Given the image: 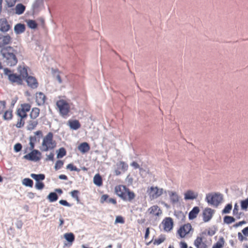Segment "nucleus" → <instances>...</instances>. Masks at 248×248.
Returning <instances> with one entry per match:
<instances>
[{"mask_svg":"<svg viewBox=\"0 0 248 248\" xmlns=\"http://www.w3.org/2000/svg\"><path fill=\"white\" fill-rule=\"evenodd\" d=\"M159 227L165 232H168L170 231V217H167L164 219L160 224Z\"/></svg>","mask_w":248,"mask_h":248,"instance_id":"15","label":"nucleus"},{"mask_svg":"<svg viewBox=\"0 0 248 248\" xmlns=\"http://www.w3.org/2000/svg\"><path fill=\"white\" fill-rule=\"evenodd\" d=\"M78 149L82 153H85L88 152L90 149V147L89 144L86 142L81 143L78 146Z\"/></svg>","mask_w":248,"mask_h":248,"instance_id":"25","label":"nucleus"},{"mask_svg":"<svg viewBox=\"0 0 248 248\" xmlns=\"http://www.w3.org/2000/svg\"><path fill=\"white\" fill-rule=\"evenodd\" d=\"M194 245L197 248H207V245L203 242V238L198 237L194 241Z\"/></svg>","mask_w":248,"mask_h":248,"instance_id":"21","label":"nucleus"},{"mask_svg":"<svg viewBox=\"0 0 248 248\" xmlns=\"http://www.w3.org/2000/svg\"><path fill=\"white\" fill-rule=\"evenodd\" d=\"M14 30L16 34H20L25 30V26L24 24L18 23L15 25Z\"/></svg>","mask_w":248,"mask_h":248,"instance_id":"30","label":"nucleus"},{"mask_svg":"<svg viewBox=\"0 0 248 248\" xmlns=\"http://www.w3.org/2000/svg\"><path fill=\"white\" fill-rule=\"evenodd\" d=\"M198 196V192L191 189L186 190L184 193L185 201H193L196 200Z\"/></svg>","mask_w":248,"mask_h":248,"instance_id":"11","label":"nucleus"},{"mask_svg":"<svg viewBox=\"0 0 248 248\" xmlns=\"http://www.w3.org/2000/svg\"><path fill=\"white\" fill-rule=\"evenodd\" d=\"M38 124L37 120H31L29 121L27 125V129L28 130L31 131L34 129Z\"/></svg>","mask_w":248,"mask_h":248,"instance_id":"28","label":"nucleus"},{"mask_svg":"<svg viewBox=\"0 0 248 248\" xmlns=\"http://www.w3.org/2000/svg\"><path fill=\"white\" fill-rule=\"evenodd\" d=\"M31 176L35 180L36 182H39L40 180H43L45 178V176L43 174H36L32 173L31 174Z\"/></svg>","mask_w":248,"mask_h":248,"instance_id":"37","label":"nucleus"},{"mask_svg":"<svg viewBox=\"0 0 248 248\" xmlns=\"http://www.w3.org/2000/svg\"><path fill=\"white\" fill-rule=\"evenodd\" d=\"M22 147V146L21 144L17 143L14 145V149L16 152H18L21 150Z\"/></svg>","mask_w":248,"mask_h":248,"instance_id":"51","label":"nucleus"},{"mask_svg":"<svg viewBox=\"0 0 248 248\" xmlns=\"http://www.w3.org/2000/svg\"><path fill=\"white\" fill-rule=\"evenodd\" d=\"M54 154L52 153H51L49 154V155L47 156V158H46V160H54Z\"/></svg>","mask_w":248,"mask_h":248,"instance_id":"58","label":"nucleus"},{"mask_svg":"<svg viewBox=\"0 0 248 248\" xmlns=\"http://www.w3.org/2000/svg\"><path fill=\"white\" fill-rule=\"evenodd\" d=\"M59 203L64 206H70V204L65 200H61L59 201Z\"/></svg>","mask_w":248,"mask_h":248,"instance_id":"56","label":"nucleus"},{"mask_svg":"<svg viewBox=\"0 0 248 248\" xmlns=\"http://www.w3.org/2000/svg\"><path fill=\"white\" fill-rule=\"evenodd\" d=\"M66 154V151L65 149L64 148L62 147L59 149L57 157L58 158H62V157L65 156Z\"/></svg>","mask_w":248,"mask_h":248,"instance_id":"42","label":"nucleus"},{"mask_svg":"<svg viewBox=\"0 0 248 248\" xmlns=\"http://www.w3.org/2000/svg\"><path fill=\"white\" fill-rule=\"evenodd\" d=\"M37 141V138L35 136H31L30 137V142H29V147L26 148L24 150V153H27L28 152H30L31 151H32L34 150L35 147V143Z\"/></svg>","mask_w":248,"mask_h":248,"instance_id":"20","label":"nucleus"},{"mask_svg":"<svg viewBox=\"0 0 248 248\" xmlns=\"http://www.w3.org/2000/svg\"><path fill=\"white\" fill-rule=\"evenodd\" d=\"M12 110L11 109H8L4 111L3 118L5 120H10L13 118V113Z\"/></svg>","mask_w":248,"mask_h":248,"instance_id":"35","label":"nucleus"},{"mask_svg":"<svg viewBox=\"0 0 248 248\" xmlns=\"http://www.w3.org/2000/svg\"><path fill=\"white\" fill-rule=\"evenodd\" d=\"M10 29L11 26L6 18L0 19V31H1L7 32Z\"/></svg>","mask_w":248,"mask_h":248,"instance_id":"16","label":"nucleus"},{"mask_svg":"<svg viewBox=\"0 0 248 248\" xmlns=\"http://www.w3.org/2000/svg\"><path fill=\"white\" fill-rule=\"evenodd\" d=\"M116 194L124 201L131 202L135 197V194L124 185H118L115 186Z\"/></svg>","mask_w":248,"mask_h":248,"instance_id":"1","label":"nucleus"},{"mask_svg":"<svg viewBox=\"0 0 248 248\" xmlns=\"http://www.w3.org/2000/svg\"><path fill=\"white\" fill-rule=\"evenodd\" d=\"M192 230V226L189 223H187L181 226L177 231V233L181 238L185 237L188 235Z\"/></svg>","mask_w":248,"mask_h":248,"instance_id":"12","label":"nucleus"},{"mask_svg":"<svg viewBox=\"0 0 248 248\" xmlns=\"http://www.w3.org/2000/svg\"><path fill=\"white\" fill-rule=\"evenodd\" d=\"M28 25L31 29H35L37 27V24L33 20H29L28 22Z\"/></svg>","mask_w":248,"mask_h":248,"instance_id":"46","label":"nucleus"},{"mask_svg":"<svg viewBox=\"0 0 248 248\" xmlns=\"http://www.w3.org/2000/svg\"><path fill=\"white\" fill-rule=\"evenodd\" d=\"M93 182L98 186H101L103 185L102 178L99 173H97L94 176Z\"/></svg>","mask_w":248,"mask_h":248,"instance_id":"26","label":"nucleus"},{"mask_svg":"<svg viewBox=\"0 0 248 248\" xmlns=\"http://www.w3.org/2000/svg\"><path fill=\"white\" fill-rule=\"evenodd\" d=\"M107 202L108 203H112L113 204H116L117 203V201L116 199L113 198H109L108 199Z\"/></svg>","mask_w":248,"mask_h":248,"instance_id":"59","label":"nucleus"},{"mask_svg":"<svg viewBox=\"0 0 248 248\" xmlns=\"http://www.w3.org/2000/svg\"><path fill=\"white\" fill-rule=\"evenodd\" d=\"M116 166V168L114 170V173L117 176L120 175L122 172L127 171L128 168V165L123 161L118 162Z\"/></svg>","mask_w":248,"mask_h":248,"instance_id":"10","label":"nucleus"},{"mask_svg":"<svg viewBox=\"0 0 248 248\" xmlns=\"http://www.w3.org/2000/svg\"><path fill=\"white\" fill-rule=\"evenodd\" d=\"M12 41V38L9 35H3L0 34V47L9 44Z\"/></svg>","mask_w":248,"mask_h":248,"instance_id":"19","label":"nucleus"},{"mask_svg":"<svg viewBox=\"0 0 248 248\" xmlns=\"http://www.w3.org/2000/svg\"><path fill=\"white\" fill-rule=\"evenodd\" d=\"M108 198V195H107V194L103 195L101 197L100 202L103 203L105 202H107Z\"/></svg>","mask_w":248,"mask_h":248,"instance_id":"53","label":"nucleus"},{"mask_svg":"<svg viewBox=\"0 0 248 248\" xmlns=\"http://www.w3.org/2000/svg\"><path fill=\"white\" fill-rule=\"evenodd\" d=\"M147 192L150 200H153L160 197L163 194V190L157 186H151L148 188Z\"/></svg>","mask_w":248,"mask_h":248,"instance_id":"6","label":"nucleus"},{"mask_svg":"<svg viewBox=\"0 0 248 248\" xmlns=\"http://www.w3.org/2000/svg\"><path fill=\"white\" fill-rule=\"evenodd\" d=\"M18 71L19 73V76H21V78L23 79L28 77V73L27 69L25 67L19 66L18 68Z\"/></svg>","mask_w":248,"mask_h":248,"instance_id":"29","label":"nucleus"},{"mask_svg":"<svg viewBox=\"0 0 248 248\" xmlns=\"http://www.w3.org/2000/svg\"><path fill=\"white\" fill-rule=\"evenodd\" d=\"M47 198L49 200L50 202H54L56 201L58 197L57 194L55 192H51L47 196Z\"/></svg>","mask_w":248,"mask_h":248,"instance_id":"39","label":"nucleus"},{"mask_svg":"<svg viewBox=\"0 0 248 248\" xmlns=\"http://www.w3.org/2000/svg\"><path fill=\"white\" fill-rule=\"evenodd\" d=\"M174 215L179 222L184 221L185 219V214L181 211H174Z\"/></svg>","mask_w":248,"mask_h":248,"instance_id":"32","label":"nucleus"},{"mask_svg":"<svg viewBox=\"0 0 248 248\" xmlns=\"http://www.w3.org/2000/svg\"><path fill=\"white\" fill-rule=\"evenodd\" d=\"M245 223H246V221H240V222L236 223L235 225H234V227L236 228V227L240 226H241L243 224H245Z\"/></svg>","mask_w":248,"mask_h":248,"instance_id":"61","label":"nucleus"},{"mask_svg":"<svg viewBox=\"0 0 248 248\" xmlns=\"http://www.w3.org/2000/svg\"><path fill=\"white\" fill-rule=\"evenodd\" d=\"M149 214L156 219L162 213L160 208L157 205H153L148 209Z\"/></svg>","mask_w":248,"mask_h":248,"instance_id":"13","label":"nucleus"},{"mask_svg":"<svg viewBox=\"0 0 248 248\" xmlns=\"http://www.w3.org/2000/svg\"><path fill=\"white\" fill-rule=\"evenodd\" d=\"M45 186L43 183L40 182H36L35 184V187L39 190L42 189Z\"/></svg>","mask_w":248,"mask_h":248,"instance_id":"52","label":"nucleus"},{"mask_svg":"<svg viewBox=\"0 0 248 248\" xmlns=\"http://www.w3.org/2000/svg\"><path fill=\"white\" fill-rule=\"evenodd\" d=\"M181 197L176 192H171V203L173 204L180 205Z\"/></svg>","mask_w":248,"mask_h":248,"instance_id":"24","label":"nucleus"},{"mask_svg":"<svg viewBox=\"0 0 248 248\" xmlns=\"http://www.w3.org/2000/svg\"><path fill=\"white\" fill-rule=\"evenodd\" d=\"M64 238L67 240L68 242L67 244H65V245H67L69 247L72 246L73 242L75 240V236L74 234L72 232H68L65 233L63 235Z\"/></svg>","mask_w":248,"mask_h":248,"instance_id":"22","label":"nucleus"},{"mask_svg":"<svg viewBox=\"0 0 248 248\" xmlns=\"http://www.w3.org/2000/svg\"><path fill=\"white\" fill-rule=\"evenodd\" d=\"M214 213L215 211L211 208H205L202 212L203 221L205 222L209 221L212 218Z\"/></svg>","mask_w":248,"mask_h":248,"instance_id":"14","label":"nucleus"},{"mask_svg":"<svg viewBox=\"0 0 248 248\" xmlns=\"http://www.w3.org/2000/svg\"><path fill=\"white\" fill-rule=\"evenodd\" d=\"M6 102L5 101H0V114H2L6 108Z\"/></svg>","mask_w":248,"mask_h":248,"instance_id":"49","label":"nucleus"},{"mask_svg":"<svg viewBox=\"0 0 248 248\" xmlns=\"http://www.w3.org/2000/svg\"><path fill=\"white\" fill-rule=\"evenodd\" d=\"M18 116L19 117V118L18 119L16 126L17 128H21L24 125L25 120L27 119V117H22V116Z\"/></svg>","mask_w":248,"mask_h":248,"instance_id":"33","label":"nucleus"},{"mask_svg":"<svg viewBox=\"0 0 248 248\" xmlns=\"http://www.w3.org/2000/svg\"><path fill=\"white\" fill-rule=\"evenodd\" d=\"M31 105L29 103L21 104L19 107L17 109V115L22 116V117H27V112L31 110Z\"/></svg>","mask_w":248,"mask_h":248,"instance_id":"9","label":"nucleus"},{"mask_svg":"<svg viewBox=\"0 0 248 248\" xmlns=\"http://www.w3.org/2000/svg\"><path fill=\"white\" fill-rule=\"evenodd\" d=\"M40 109L38 108H33L31 111L30 116L31 119H36L39 115L40 114Z\"/></svg>","mask_w":248,"mask_h":248,"instance_id":"31","label":"nucleus"},{"mask_svg":"<svg viewBox=\"0 0 248 248\" xmlns=\"http://www.w3.org/2000/svg\"><path fill=\"white\" fill-rule=\"evenodd\" d=\"M71 195L74 198H75L77 202L79 201V198L78 197L79 191L77 190H74L71 192Z\"/></svg>","mask_w":248,"mask_h":248,"instance_id":"44","label":"nucleus"},{"mask_svg":"<svg viewBox=\"0 0 248 248\" xmlns=\"http://www.w3.org/2000/svg\"><path fill=\"white\" fill-rule=\"evenodd\" d=\"M59 179H62V180H67L68 179L67 176L64 174L60 175L59 176Z\"/></svg>","mask_w":248,"mask_h":248,"instance_id":"64","label":"nucleus"},{"mask_svg":"<svg viewBox=\"0 0 248 248\" xmlns=\"http://www.w3.org/2000/svg\"><path fill=\"white\" fill-rule=\"evenodd\" d=\"M46 100V96L42 92H37L35 94V101L38 106H41L45 104Z\"/></svg>","mask_w":248,"mask_h":248,"instance_id":"17","label":"nucleus"},{"mask_svg":"<svg viewBox=\"0 0 248 248\" xmlns=\"http://www.w3.org/2000/svg\"><path fill=\"white\" fill-rule=\"evenodd\" d=\"M67 169L70 170L71 171H79V169H78L77 167L74 166L73 164L70 163L67 165L66 166Z\"/></svg>","mask_w":248,"mask_h":248,"instance_id":"47","label":"nucleus"},{"mask_svg":"<svg viewBox=\"0 0 248 248\" xmlns=\"http://www.w3.org/2000/svg\"><path fill=\"white\" fill-rule=\"evenodd\" d=\"M238 205H237V203H235L234 206V208H233V214L234 215H237L238 214Z\"/></svg>","mask_w":248,"mask_h":248,"instance_id":"57","label":"nucleus"},{"mask_svg":"<svg viewBox=\"0 0 248 248\" xmlns=\"http://www.w3.org/2000/svg\"><path fill=\"white\" fill-rule=\"evenodd\" d=\"M224 223L227 224H230L232 222H234L235 221V218L232 217H231V216H225L224 217Z\"/></svg>","mask_w":248,"mask_h":248,"instance_id":"41","label":"nucleus"},{"mask_svg":"<svg viewBox=\"0 0 248 248\" xmlns=\"http://www.w3.org/2000/svg\"><path fill=\"white\" fill-rule=\"evenodd\" d=\"M35 136H38L39 138H40L42 136V132L41 130H38L34 132Z\"/></svg>","mask_w":248,"mask_h":248,"instance_id":"62","label":"nucleus"},{"mask_svg":"<svg viewBox=\"0 0 248 248\" xmlns=\"http://www.w3.org/2000/svg\"><path fill=\"white\" fill-rule=\"evenodd\" d=\"M224 238L222 237H220L218 241L213 245L212 248H222L224 246Z\"/></svg>","mask_w":248,"mask_h":248,"instance_id":"36","label":"nucleus"},{"mask_svg":"<svg viewBox=\"0 0 248 248\" xmlns=\"http://www.w3.org/2000/svg\"><path fill=\"white\" fill-rule=\"evenodd\" d=\"M166 238L164 235H160L158 238L155 239V240H153L152 242L155 245H158L163 242Z\"/></svg>","mask_w":248,"mask_h":248,"instance_id":"38","label":"nucleus"},{"mask_svg":"<svg viewBox=\"0 0 248 248\" xmlns=\"http://www.w3.org/2000/svg\"><path fill=\"white\" fill-rule=\"evenodd\" d=\"M41 153L37 150H33L23 156L26 160L33 161H38L40 160Z\"/></svg>","mask_w":248,"mask_h":248,"instance_id":"8","label":"nucleus"},{"mask_svg":"<svg viewBox=\"0 0 248 248\" xmlns=\"http://www.w3.org/2000/svg\"><path fill=\"white\" fill-rule=\"evenodd\" d=\"M4 74L8 76V79L13 83H16L18 85H21L23 82V79L21 76L17 75L16 74H11V71L7 68L4 69Z\"/></svg>","mask_w":248,"mask_h":248,"instance_id":"7","label":"nucleus"},{"mask_svg":"<svg viewBox=\"0 0 248 248\" xmlns=\"http://www.w3.org/2000/svg\"><path fill=\"white\" fill-rule=\"evenodd\" d=\"M23 184L26 186L32 187L33 186V181L30 178H25L23 180Z\"/></svg>","mask_w":248,"mask_h":248,"instance_id":"40","label":"nucleus"},{"mask_svg":"<svg viewBox=\"0 0 248 248\" xmlns=\"http://www.w3.org/2000/svg\"><path fill=\"white\" fill-rule=\"evenodd\" d=\"M26 82L28 85L32 89H35L38 86L37 79L33 77L28 76L26 78Z\"/></svg>","mask_w":248,"mask_h":248,"instance_id":"18","label":"nucleus"},{"mask_svg":"<svg viewBox=\"0 0 248 248\" xmlns=\"http://www.w3.org/2000/svg\"><path fill=\"white\" fill-rule=\"evenodd\" d=\"M200 212V209L198 207H193L192 210L189 212L188 217L189 219H193L196 218Z\"/></svg>","mask_w":248,"mask_h":248,"instance_id":"27","label":"nucleus"},{"mask_svg":"<svg viewBox=\"0 0 248 248\" xmlns=\"http://www.w3.org/2000/svg\"><path fill=\"white\" fill-rule=\"evenodd\" d=\"M238 239L241 241V242H242L244 240H247V238L246 237H245L243 234L241 233V232H238Z\"/></svg>","mask_w":248,"mask_h":248,"instance_id":"55","label":"nucleus"},{"mask_svg":"<svg viewBox=\"0 0 248 248\" xmlns=\"http://www.w3.org/2000/svg\"><path fill=\"white\" fill-rule=\"evenodd\" d=\"M25 10V6L22 4L19 3L16 5L15 8L16 13L17 15H21Z\"/></svg>","mask_w":248,"mask_h":248,"instance_id":"34","label":"nucleus"},{"mask_svg":"<svg viewBox=\"0 0 248 248\" xmlns=\"http://www.w3.org/2000/svg\"><path fill=\"white\" fill-rule=\"evenodd\" d=\"M115 223H119L123 224L124 223V218L122 216H117L116 217V219H115Z\"/></svg>","mask_w":248,"mask_h":248,"instance_id":"50","label":"nucleus"},{"mask_svg":"<svg viewBox=\"0 0 248 248\" xmlns=\"http://www.w3.org/2000/svg\"><path fill=\"white\" fill-rule=\"evenodd\" d=\"M180 245L181 248H187V245L185 242H181Z\"/></svg>","mask_w":248,"mask_h":248,"instance_id":"63","label":"nucleus"},{"mask_svg":"<svg viewBox=\"0 0 248 248\" xmlns=\"http://www.w3.org/2000/svg\"><path fill=\"white\" fill-rule=\"evenodd\" d=\"M241 208L242 210H247L248 208V198L241 202Z\"/></svg>","mask_w":248,"mask_h":248,"instance_id":"43","label":"nucleus"},{"mask_svg":"<svg viewBox=\"0 0 248 248\" xmlns=\"http://www.w3.org/2000/svg\"><path fill=\"white\" fill-rule=\"evenodd\" d=\"M130 165L132 167H133L134 168V169H140V165L137 162H135V161L132 162L130 164Z\"/></svg>","mask_w":248,"mask_h":248,"instance_id":"54","label":"nucleus"},{"mask_svg":"<svg viewBox=\"0 0 248 248\" xmlns=\"http://www.w3.org/2000/svg\"><path fill=\"white\" fill-rule=\"evenodd\" d=\"M232 209V205L230 203L228 204L222 210V214H229Z\"/></svg>","mask_w":248,"mask_h":248,"instance_id":"45","label":"nucleus"},{"mask_svg":"<svg viewBox=\"0 0 248 248\" xmlns=\"http://www.w3.org/2000/svg\"><path fill=\"white\" fill-rule=\"evenodd\" d=\"M63 165V162L62 160H57L55 163V169L58 170L60 169Z\"/></svg>","mask_w":248,"mask_h":248,"instance_id":"48","label":"nucleus"},{"mask_svg":"<svg viewBox=\"0 0 248 248\" xmlns=\"http://www.w3.org/2000/svg\"><path fill=\"white\" fill-rule=\"evenodd\" d=\"M243 234L246 236H248V227L245 228L242 231Z\"/></svg>","mask_w":248,"mask_h":248,"instance_id":"60","label":"nucleus"},{"mask_svg":"<svg viewBox=\"0 0 248 248\" xmlns=\"http://www.w3.org/2000/svg\"><path fill=\"white\" fill-rule=\"evenodd\" d=\"M223 200L222 195L220 194H208L206 195L205 200L210 205L217 207Z\"/></svg>","mask_w":248,"mask_h":248,"instance_id":"5","label":"nucleus"},{"mask_svg":"<svg viewBox=\"0 0 248 248\" xmlns=\"http://www.w3.org/2000/svg\"><path fill=\"white\" fill-rule=\"evenodd\" d=\"M15 50L11 47H8L2 50L4 62L7 66H13L17 63V59Z\"/></svg>","mask_w":248,"mask_h":248,"instance_id":"2","label":"nucleus"},{"mask_svg":"<svg viewBox=\"0 0 248 248\" xmlns=\"http://www.w3.org/2000/svg\"><path fill=\"white\" fill-rule=\"evenodd\" d=\"M68 125L73 130H77L81 127L79 122L77 120H69L68 121Z\"/></svg>","mask_w":248,"mask_h":248,"instance_id":"23","label":"nucleus"},{"mask_svg":"<svg viewBox=\"0 0 248 248\" xmlns=\"http://www.w3.org/2000/svg\"><path fill=\"white\" fill-rule=\"evenodd\" d=\"M56 106L60 115L63 118H66L69 116L70 111V106L67 100L61 99L56 102Z\"/></svg>","mask_w":248,"mask_h":248,"instance_id":"4","label":"nucleus"},{"mask_svg":"<svg viewBox=\"0 0 248 248\" xmlns=\"http://www.w3.org/2000/svg\"><path fill=\"white\" fill-rule=\"evenodd\" d=\"M56 146V142L53 140V134L50 132L44 138L41 150L42 151L46 152L48 150H52Z\"/></svg>","mask_w":248,"mask_h":248,"instance_id":"3","label":"nucleus"}]
</instances>
